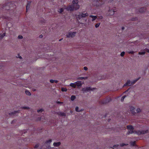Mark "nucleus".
Returning a JSON list of instances; mask_svg holds the SVG:
<instances>
[{"mask_svg":"<svg viewBox=\"0 0 149 149\" xmlns=\"http://www.w3.org/2000/svg\"><path fill=\"white\" fill-rule=\"evenodd\" d=\"M64 9L63 8H62L59 9V10L58 11V12L61 13H62Z\"/></svg>","mask_w":149,"mask_h":149,"instance_id":"29","label":"nucleus"},{"mask_svg":"<svg viewBox=\"0 0 149 149\" xmlns=\"http://www.w3.org/2000/svg\"><path fill=\"white\" fill-rule=\"evenodd\" d=\"M31 2L28 1L27 4L26 6V12L28 10L30 7Z\"/></svg>","mask_w":149,"mask_h":149,"instance_id":"11","label":"nucleus"},{"mask_svg":"<svg viewBox=\"0 0 149 149\" xmlns=\"http://www.w3.org/2000/svg\"><path fill=\"white\" fill-rule=\"evenodd\" d=\"M95 89V88H91V87H87L85 88H82V91L84 92H86V91L93 90Z\"/></svg>","mask_w":149,"mask_h":149,"instance_id":"8","label":"nucleus"},{"mask_svg":"<svg viewBox=\"0 0 149 149\" xmlns=\"http://www.w3.org/2000/svg\"><path fill=\"white\" fill-rule=\"evenodd\" d=\"M111 149H114L113 148H111Z\"/></svg>","mask_w":149,"mask_h":149,"instance_id":"57","label":"nucleus"},{"mask_svg":"<svg viewBox=\"0 0 149 149\" xmlns=\"http://www.w3.org/2000/svg\"><path fill=\"white\" fill-rule=\"evenodd\" d=\"M82 85V84L81 81H77L75 82V86H81Z\"/></svg>","mask_w":149,"mask_h":149,"instance_id":"17","label":"nucleus"},{"mask_svg":"<svg viewBox=\"0 0 149 149\" xmlns=\"http://www.w3.org/2000/svg\"><path fill=\"white\" fill-rule=\"evenodd\" d=\"M148 132V130H142L135 131L134 132L136 134H138V135H140L146 134Z\"/></svg>","mask_w":149,"mask_h":149,"instance_id":"6","label":"nucleus"},{"mask_svg":"<svg viewBox=\"0 0 149 149\" xmlns=\"http://www.w3.org/2000/svg\"><path fill=\"white\" fill-rule=\"evenodd\" d=\"M63 39V38H62V39H59V41H61V40Z\"/></svg>","mask_w":149,"mask_h":149,"instance_id":"54","label":"nucleus"},{"mask_svg":"<svg viewBox=\"0 0 149 149\" xmlns=\"http://www.w3.org/2000/svg\"><path fill=\"white\" fill-rule=\"evenodd\" d=\"M130 111L132 112V113L134 114L135 113H136L135 112V108H134V107L131 106L130 107Z\"/></svg>","mask_w":149,"mask_h":149,"instance_id":"16","label":"nucleus"},{"mask_svg":"<svg viewBox=\"0 0 149 149\" xmlns=\"http://www.w3.org/2000/svg\"><path fill=\"white\" fill-rule=\"evenodd\" d=\"M70 85L72 87L74 88V83H72L70 84Z\"/></svg>","mask_w":149,"mask_h":149,"instance_id":"37","label":"nucleus"},{"mask_svg":"<svg viewBox=\"0 0 149 149\" xmlns=\"http://www.w3.org/2000/svg\"><path fill=\"white\" fill-rule=\"evenodd\" d=\"M100 24V23H97L95 25V27L96 28H98Z\"/></svg>","mask_w":149,"mask_h":149,"instance_id":"34","label":"nucleus"},{"mask_svg":"<svg viewBox=\"0 0 149 149\" xmlns=\"http://www.w3.org/2000/svg\"><path fill=\"white\" fill-rule=\"evenodd\" d=\"M111 101V99L110 97H108L106 98L105 101H103L102 102L103 104H106L107 103Z\"/></svg>","mask_w":149,"mask_h":149,"instance_id":"13","label":"nucleus"},{"mask_svg":"<svg viewBox=\"0 0 149 149\" xmlns=\"http://www.w3.org/2000/svg\"><path fill=\"white\" fill-rule=\"evenodd\" d=\"M61 144V143L60 142H54L53 143V145L55 147H58Z\"/></svg>","mask_w":149,"mask_h":149,"instance_id":"18","label":"nucleus"},{"mask_svg":"<svg viewBox=\"0 0 149 149\" xmlns=\"http://www.w3.org/2000/svg\"><path fill=\"white\" fill-rule=\"evenodd\" d=\"M116 11L114 9H111V10H110L109 11V14L110 15H114V12H116Z\"/></svg>","mask_w":149,"mask_h":149,"instance_id":"12","label":"nucleus"},{"mask_svg":"<svg viewBox=\"0 0 149 149\" xmlns=\"http://www.w3.org/2000/svg\"><path fill=\"white\" fill-rule=\"evenodd\" d=\"M84 59H86V57H85V56H84Z\"/></svg>","mask_w":149,"mask_h":149,"instance_id":"55","label":"nucleus"},{"mask_svg":"<svg viewBox=\"0 0 149 149\" xmlns=\"http://www.w3.org/2000/svg\"><path fill=\"white\" fill-rule=\"evenodd\" d=\"M134 130H133L132 131V130H129L128 132H127V135H129V134H132L134 133Z\"/></svg>","mask_w":149,"mask_h":149,"instance_id":"21","label":"nucleus"},{"mask_svg":"<svg viewBox=\"0 0 149 149\" xmlns=\"http://www.w3.org/2000/svg\"><path fill=\"white\" fill-rule=\"evenodd\" d=\"M71 100L72 101L74 100V95H72L71 97Z\"/></svg>","mask_w":149,"mask_h":149,"instance_id":"31","label":"nucleus"},{"mask_svg":"<svg viewBox=\"0 0 149 149\" xmlns=\"http://www.w3.org/2000/svg\"><path fill=\"white\" fill-rule=\"evenodd\" d=\"M43 111V109H41L39 110H38L37 111L38 113H40V112H42Z\"/></svg>","mask_w":149,"mask_h":149,"instance_id":"33","label":"nucleus"},{"mask_svg":"<svg viewBox=\"0 0 149 149\" xmlns=\"http://www.w3.org/2000/svg\"><path fill=\"white\" fill-rule=\"evenodd\" d=\"M119 145H114L113 146V147L114 148H116V147H118V146Z\"/></svg>","mask_w":149,"mask_h":149,"instance_id":"46","label":"nucleus"},{"mask_svg":"<svg viewBox=\"0 0 149 149\" xmlns=\"http://www.w3.org/2000/svg\"><path fill=\"white\" fill-rule=\"evenodd\" d=\"M39 37H40V38H42V35H40L39 36Z\"/></svg>","mask_w":149,"mask_h":149,"instance_id":"52","label":"nucleus"},{"mask_svg":"<svg viewBox=\"0 0 149 149\" xmlns=\"http://www.w3.org/2000/svg\"><path fill=\"white\" fill-rule=\"evenodd\" d=\"M110 120H111V119H109L108 120V122H109V121H110Z\"/></svg>","mask_w":149,"mask_h":149,"instance_id":"53","label":"nucleus"},{"mask_svg":"<svg viewBox=\"0 0 149 149\" xmlns=\"http://www.w3.org/2000/svg\"><path fill=\"white\" fill-rule=\"evenodd\" d=\"M80 3L78 0H75V10H77L79 8Z\"/></svg>","mask_w":149,"mask_h":149,"instance_id":"7","label":"nucleus"},{"mask_svg":"<svg viewBox=\"0 0 149 149\" xmlns=\"http://www.w3.org/2000/svg\"><path fill=\"white\" fill-rule=\"evenodd\" d=\"M79 79H81V80H83V79H87V77H79Z\"/></svg>","mask_w":149,"mask_h":149,"instance_id":"25","label":"nucleus"},{"mask_svg":"<svg viewBox=\"0 0 149 149\" xmlns=\"http://www.w3.org/2000/svg\"><path fill=\"white\" fill-rule=\"evenodd\" d=\"M18 38L19 39H22L23 38V36H22L19 35L18 36Z\"/></svg>","mask_w":149,"mask_h":149,"instance_id":"41","label":"nucleus"},{"mask_svg":"<svg viewBox=\"0 0 149 149\" xmlns=\"http://www.w3.org/2000/svg\"><path fill=\"white\" fill-rule=\"evenodd\" d=\"M5 33H3L2 35H1V34H0V38L2 39L3 38V37L5 36Z\"/></svg>","mask_w":149,"mask_h":149,"instance_id":"27","label":"nucleus"},{"mask_svg":"<svg viewBox=\"0 0 149 149\" xmlns=\"http://www.w3.org/2000/svg\"><path fill=\"white\" fill-rule=\"evenodd\" d=\"M52 140L51 139H49L46 141L45 142V143L46 144H50L52 142Z\"/></svg>","mask_w":149,"mask_h":149,"instance_id":"23","label":"nucleus"},{"mask_svg":"<svg viewBox=\"0 0 149 149\" xmlns=\"http://www.w3.org/2000/svg\"><path fill=\"white\" fill-rule=\"evenodd\" d=\"M129 53L130 54H133L134 53V51H132L129 52Z\"/></svg>","mask_w":149,"mask_h":149,"instance_id":"48","label":"nucleus"},{"mask_svg":"<svg viewBox=\"0 0 149 149\" xmlns=\"http://www.w3.org/2000/svg\"><path fill=\"white\" fill-rule=\"evenodd\" d=\"M88 15L87 13L86 12L84 11L82 12H78L75 14V17H76V19L78 22H79L78 20H80L81 18H84L88 16Z\"/></svg>","mask_w":149,"mask_h":149,"instance_id":"1","label":"nucleus"},{"mask_svg":"<svg viewBox=\"0 0 149 149\" xmlns=\"http://www.w3.org/2000/svg\"><path fill=\"white\" fill-rule=\"evenodd\" d=\"M22 108L25 109H29V108L28 107H22Z\"/></svg>","mask_w":149,"mask_h":149,"instance_id":"32","label":"nucleus"},{"mask_svg":"<svg viewBox=\"0 0 149 149\" xmlns=\"http://www.w3.org/2000/svg\"><path fill=\"white\" fill-rule=\"evenodd\" d=\"M105 1V0H95L94 1L95 3V5L94 6L99 7L103 5Z\"/></svg>","mask_w":149,"mask_h":149,"instance_id":"2","label":"nucleus"},{"mask_svg":"<svg viewBox=\"0 0 149 149\" xmlns=\"http://www.w3.org/2000/svg\"><path fill=\"white\" fill-rule=\"evenodd\" d=\"M99 19H101L103 18V17L102 16H100L99 17Z\"/></svg>","mask_w":149,"mask_h":149,"instance_id":"47","label":"nucleus"},{"mask_svg":"<svg viewBox=\"0 0 149 149\" xmlns=\"http://www.w3.org/2000/svg\"><path fill=\"white\" fill-rule=\"evenodd\" d=\"M125 97L126 96L125 95H124L122 97L121 100L122 102H123L124 101V100Z\"/></svg>","mask_w":149,"mask_h":149,"instance_id":"35","label":"nucleus"},{"mask_svg":"<svg viewBox=\"0 0 149 149\" xmlns=\"http://www.w3.org/2000/svg\"><path fill=\"white\" fill-rule=\"evenodd\" d=\"M138 20V18L137 17H133L132 18L131 20L132 21H134L135 20Z\"/></svg>","mask_w":149,"mask_h":149,"instance_id":"30","label":"nucleus"},{"mask_svg":"<svg viewBox=\"0 0 149 149\" xmlns=\"http://www.w3.org/2000/svg\"><path fill=\"white\" fill-rule=\"evenodd\" d=\"M84 70L86 71V70H88V68L86 67V66H85L84 67Z\"/></svg>","mask_w":149,"mask_h":149,"instance_id":"43","label":"nucleus"},{"mask_svg":"<svg viewBox=\"0 0 149 149\" xmlns=\"http://www.w3.org/2000/svg\"><path fill=\"white\" fill-rule=\"evenodd\" d=\"M146 52L149 53V49H146L142 52H139V55H144L146 53Z\"/></svg>","mask_w":149,"mask_h":149,"instance_id":"10","label":"nucleus"},{"mask_svg":"<svg viewBox=\"0 0 149 149\" xmlns=\"http://www.w3.org/2000/svg\"><path fill=\"white\" fill-rule=\"evenodd\" d=\"M41 23H45V20H43V21L41 20L40 21Z\"/></svg>","mask_w":149,"mask_h":149,"instance_id":"44","label":"nucleus"},{"mask_svg":"<svg viewBox=\"0 0 149 149\" xmlns=\"http://www.w3.org/2000/svg\"><path fill=\"white\" fill-rule=\"evenodd\" d=\"M127 145V144H126L124 143H122L120 144V146L121 147H123L125 146H126Z\"/></svg>","mask_w":149,"mask_h":149,"instance_id":"36","label":"nucleus"},{"mask_svg":"<svg viewBox=\"0 0 149 149\" xmlns=\"http://www.w3.org/2000/svg\"><path fill=\"white\" fill-rule=\"evenodd\" d=\"M57 114L61 116H66V113L62 112H58Z\"/></svg>","mask_w":149,"mask_h":149,"instance_id":"15","label":"nucleus"},{"mask_svg":"<svg viewBox=\"0 0 149 149\" xmlns=\"http://www.w3.org/2000/svg\"><path fill=\"white\" fill-rule=\"evenodd\" d=\"M125 54L124 52H123L120 54V56H124Z\"/></svg>","mask_w":149,"mask_h":149,"instance_id":"39","label":"nucleus"},{"mask_svg":"<svg viewBox=\"0 0 149 149\" xmlns=\"http://www.w3.org/2000/svg\"><path fill=\"white\" fill-rule=\"evenodd\" d=\"M54 80H53V79H51L50 80V81L51 83H54Z\"/></svg>","mask_w":149,"mask_h":149,"instance_id":"45","label":"nucleus"},{"mask_svg":"<svg viewBox=\"0 0 149 149\" xmlns=\"http://www.w3.org/2000/svg\"><path fill=\"white\" fill-rule=\"evenodd\" d=\"M67 90L66 88L64 87L62 88L61 89V90L63 92L66 91Z\"/></svg>","mask_w":149,"mask_h":149,"instance_id":"28","label":"nucleus"},{"mask_svg":"<svg viewBox=\"0 0 149 149\" xmlns=\"http://www.w3.org/2000/svg\"><path fill=\"white\" fill-rule=\"evenodd\" d=\"M56 103L58 104H63V102H61L60 101H57L56 102Z\"/></svg>","mask_w":149,"mask_h":149,"instance_id":"42","label":"nucleus"},{"mask_svg":"<svg viewBox=\"0 0 149 149\" xmlns=\"http://www.w3.org/2000/svg\"><path fill=\"white\" fill-rule=\"evenodd\" d=\"M130 145L132 146H134L136 145V141H131L130 142Z\"/></svg>","mask_w":149,"mask_h":149,"instance_id":"22","label":"nucleus"},{"mask_svg":"<svg viewBox=\"0 0 149 149\" xmlns=\"http://www.w3.org/2000/svg\"><path fill=\"white\" fill-rule=\"evenodd\" d=\"M54 82H55L56 83H57V82H58V80H54Z\"/></svg>","mask_w":149,"mask_h":149,"instance_id":"50","label":"nucleus"},{"mask_svg":"<svg viewBox=\"0 0 149 149\" xmlns=\"http://www.w3.org/2000/svg\"><path fill=\"white\" fill-rule=\"evenodd\" d=\"M1 68V65H0V69Z\"/></svg>","mask_w":149,"mask_h":149,"instance_id":"56","label":"nucleus"},{"mask_svg":"<svg viewBox=\"0 0 149 149\" xmlns=\"http://www.w3.org/2000/svg\"><path fill=\"white\" fill-rule=\"evenodd\" d=\"M39 146V144H36L34 146V148H38V147Z\"/></svg>","mask_w":149,"mask_h":149,"instance_id":"40","label":"nucleus"},{"mask_svg":"<svg viewBox=\"0 0 149 149\" xmlns=\"http://www.w3.org/2000/svg\"><path fill=\"white\" fill-rule=\"evenodd\" d=\"M18 111H15L10 113H9V115L10 116H12V115L15 116V115L16 113H18Z\"/></svg>","mask_w":149,"mask_h":149,"instance_id":"19","label":"nucleus"},{"mask_svg":"<svg viewBox=\"0 0 149 149\" xmlns=\"http://www.w3.org/2000/svg\"><path fill=\"white\" fill-rule=\"evenodd\" d=\"M76 32H75V34L76 33Z\"/></svg>","mask_w":149,"mask_h":149,"instance_id":"59","label":"nucleus"},{"mask_svg":"<svg viewBox=\"0 0 149 149\" xmlns=\"http://www.w3.org/2000/svg\"><path fill=\"white\" fill-rule=\"evenodd\" d=\"M74 32H69V33L66 34V36L67 38H72L74 37Z\"/></svg>","mask_w":149,"mask_h":149,"instance_id":"9","label":"nucleus"},{"mask_svg":"<svg viewBox=\"0 0 149 149\" xmlns=\"http://www.w3.org/2000/svg\"><path fill=\"white\" fill-rule=\"evenodd\" d=\"M83 110L81 109V110H79V108L78 107H76L75 108V111L77 112H79L83 111Z\"/></svg>","mask_w":149,"mask_h":149,"instance_id":"26","label":"nucleus"},{"mask_svg":"<svg viewBox=\"0 0 149 149\" xmlns=\"http://www.w3.org/2000/svg\"><path fill=\"white\" fill-rule=\"evenodd\" d=\"M18 56H19V54H18Z\"/></svg>","mask_w":149,"mask_h":149,"instance_id":"58","label":"nucleus"},{"mask_svg":"<svg viewBox=\"0 0 149 149\" xmlns=\"http://www.w3.org/2000/svg\"><path fill=\"white\" fill-rule=\"evenodd\" d=\"M17 58H19L20 59H22V56H16Z\"/></svg>","mask_w":149,"mask_h":149,"instance_id":"49","label":"nucleus"},{"mask_svg":"<svg viewBox=\"0 0 149 149\" xmlns=\"http://www.w3.org/2000/svg\"><path fill=\"white\" fill-rule=\"evenodd\" d=\"M127 128L128 130H132V131L134 129L133 127L131 125H127Z\"/></svg>","mask_w":149,"mask_h":149,"instance_id":"14","label":"nucleus"},{"mask_svg":"<svg viewBox=\"0 0 149 149\" xmlns=\"http://www.w3.org/2000/svg\"><path fill=\"white\" fill-rule=\"evenodd\" d=\"M136 112L137 113H139L141 112V110L139 108H137L136 110Z\"/></svg>","mask_w":149,"mask_h":149,"instance_id":"38","label":"nucleus"},{"mask_svg":"<svg viewBox=\"0 0 149 149\" xmlns=\"http://www.w3.org/2000/svg\"><path fill=\"white\" fill-rule=\"evenodd\" d=\"M89 17L93 18L92 20V21H94L96 18H97V16H94L92 15H90Z\"/></svg>","mask_w":149,"mask_h":149,"instance_id":"20","label":"nucleus"},{"mask_svg":"<svg viewBox=\"0 0 149 149\" xmlns=\"http://www.w3.org/2000/svg\"><path fill=\"white\" fill-rule=\"evenodd\" d=\"M125 29V28L124 27H123L122 28V30H124Z\"/></svg>","mask_w":149,"mask_h":149,"instance_id":"51","label":"nucleus"},{"mask_svg":"<svg viewBox=\"0 0 149 149\" xmlns=\"http://www.w3.org/2000/svg\"><path fill=\"white\" fill-rule=\"evenodd\" d=\"M140 79V77H139L138 78L136 79L135 80H134L131 83V81L130 80L127 81V82L125 83L124 85V86H130L134 84L138 80H139Z\"/></svg>","mask_w":149,"mask_h":149,"instance_id":"3","label":"nucleus"},{"mask_svg":"<svg viewBox=\"0 0 149 149\" xmlns=\"http://www.w3.org/2000/svg\"><path fill=\"white\" fill-rule=\"evenodd\" d=\"M73 4L69 5L66 7V9L68 11H72L73 10L74 8V0L72 1Z\"/></svg>","mask_w":149,"mask_h":149,"instance_id":"5","label":"nucleus"},{"mask_svg":"<svg viewBox=\"0 0 149 149\" xmlns=\"http://www.w3.org/2000/svg\"><path fill=\"white\" fill-rule=\"evenodd\" d=\"M146 10V8L145 7H142L140 8L137 9H136V11L137 13L138 14L139 13H143Z\"/></svg>","mask_w":149,"mask_h":149,"instance_id":"4","label":"nucleus"},{"mask_svg":"<svg viewBox=\"0 0 149 149\" xmlns=\"http://www.w3.org/2000/svg\"><path fill=\"white\" fill-rule=\"evenodd\" d=\"M25 93L26 95H31L30 92L29 91L27 90H26L25 91Z\"/></svg>","mask_w":149,"mask_h":149,"instance_id":"24","label":"nucleus"}]
</instances>
